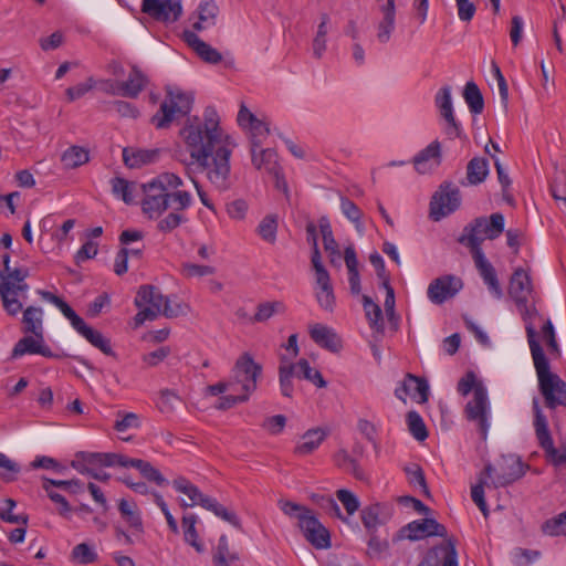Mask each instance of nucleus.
I'll return each mask as SVG.
<instances>
[{"label":"nucleus","instance_id":"nucleus-1","mask_svg":"<svg viewBox=\"0 0 566 566\" xmlns=\"http://www.w3.org/2000/svg\"><path fill=\"white\" fill-rule=\"evenodd\" d=\"M180 135L190 157L212 187L220 192L229 190L233 184L230 158L237 144L220 128L217 112L208 107L203 120L189 119Z\"/></svg>","mask_w":566,"mask_h":566},{"label":"nucleus","instance_id":"nucleus-2","mask_svg":"<svg viewBox=\"0 0 566 566\" xmlns=\"http://www.w3.org/2000/svg\"><path fill=\"white\" fill-rule=\"evenodd\" d=\"M504 231V216L500 212L492 213L490 218L479 217L468 223L459 242L468 247L471 251L475 268L482 276L489 291L496 297L501 298L503 291L499 283L496 272L493 265L485 258L481 244L484 240H494Z\"/></svg>","mask_w":566,"mask_h":566},{"label":"nucleus","instance_id":"nucleus-3","mask_svg":"<svg viewBox=\"0 0 566 566\" xmlns=\"http://www.w3.org/2000/svg\"><path fill=\"white\" fill-rule=\"evenodd\" d=\"M184 180L176 174L165 171L148 182L142 184V211L149 219H158L174 203L179 209H188L192 205V195L181 189Z\"/></svg>","mask_w":566,"mask_h":566},{"label":"nucleus","instance_id":"nucleus-4","mask_svg":"<svg viewBox=\"0 0 566 566\" xmlns=\"http://www.w3.org/2000/svg\"><path fill=\"white\" fill-rule=\"evenodd\" d=\"M526 335L537 375L538 391L544 398L545 406L548 409L566 407V382L551 370L549 361L537 342L532 325L526 326Z\"/></svg>","mask_w":566,"mask_h":566},{"label":"nucleus","instance_id":"nucleus-5","mask_svg":"<svg viewBox=\"0 0 566 566\" xmlns=\"http://www.w3.org/2000/svg\"><path fill=\"white\" fill-rule=\"evenodd\" d=\"M134 303L139 308L134 317L136 326H140L146 321H154L159 315L167 318L178 317L186 314L187 310V305L182 303L171 304L154 285H142L137 291Z\"/></svg>","mask_w":566,"mask_h":566},{"label":"nucleus","instance_id":"nucleus-6","mask_svg":"<svg viewBox=\"0 0 566 566\" xmlns=\"http://www.w3.org/2000/svg\"><path fill=\"white\" fill-rule=\"evenodd\" d=\"M495 468L492 464H486L484 470L479 475V481L471 489L472 501L478 505L484 516L488 515V505L484 499V489H497L506 486L525 473L520 460L509 459L500 465V472L493 478Z\"/></svg>","mask_w":566,"mask_h":566},{"label":"nucleus","instance_id":"nucleus-7","mask_svg":"<svg viewBox=\"0 0 566 566\" xmlns=\"http://www.w3.org/2000/svg\"><path fill=\"white\" fill-rule=\"evenodd\" d=\"M29 276L28 268L11 269L8 273L0 271V297L8 315L17 316L22 310V301L29 290L24 280Z\"/></svg>","mask_w":566,"mask_h":566},{"label":"nucleus","instance_id":"nucleus-8","mask_svg":"<svg viewBox=\"0 0 566 566\" xmlns=\"http://www.w3.org/2000/svg\"><path fill=\"white\" fill-rule=\"evenodd\" d=\"M193 97L191 94L182 92L178 87L168 86L165 101L159 111L151 117L153 125L156 128L164 129L178 117L190 113Z\"/></svg>","mask_w":566,"mask_h":566},{"label":"nucleus","instance_id":"nucleus-9","mask_svg":"<svg viewBox=\"0 0 566 566\" xmlns=\"http://www.w3.org/2000/svg\"><path fill=\"white\" fill-rule=\"evenodd\" d=\"M532 406L536 438L545 452L547 461L556 468H566V442L562 443L559 448H555L548 430L547 419L539 407L537 398H533Z\"/></svg>","mask_w":566,"mask_h":566},{"label":"nucleus","instance_id":"nucleus-10","mask_svg":"<svg viewBox=\"0 0 566 566\" xmlns=\"http://www.w3.org/2000/svg\"><path fill=\"white\" fill-rule=\"evenodd\" d=\"M262 375V366L254 361L249 353H243L232 369L231 385L233 391H240L247 397L255 391L258 379Z\"/></svg>","mask_w":566,"mask_h":566},{"label":"nucleus","instance_id":"nucleus-11","mask_svg":"<svg viewBox=\"0 0 566 566\" xmlns=\"http://www.w3.org/2000/svg\"><path fill=\"white\" fill-rule=\"evenodd\" d=\"M464 413L468 420L478 424L481 439L485 440L490 428V402L488 391L484 386H479L475 389L474 396L465 405Z\"/></svg>","mask_w":566,"mask_h":566},{"label":"nucleus","instance_id":"nucleus-12","mask_svg":"<svg viewBox=\"0 0 566 566\" xmlns=\"http://www.w3.org/2000/svg\"><path fill=\"white\" fill-rule=\"evenodd\" d=\"M461 203L460 190L451 182H444L434 193L430 202V216L434 221L454 212Z\"/></svg>","mask_w":566,"mask_h":566},{"label":"nucleus","instance_id":"nucleus-13","mask_svg":"<svg viewBox=\"0 0 566 566\" xmlns=\"http://www.w3.org/2000/svg\"><path fill=\"white\" fill-rule=\"evenodd\" d=\"M448 532L444 525L434 518L412 521L401 527L394 537V541H419L429 536L447 537Z\"/></svg>","mask_w":566,"mask_h":566},{"label":"nucleus","instance_id":"nucleus-14","mask_svg":"<svg viewBox=\"0 0 566 566\" xmlns=\"http://www.w3.org/2000/svg\"><path fill=\"white\" fill-rule=\"evenodd\" d=\"M24 355H41L46 358L55 359H60L66 356L65 354L53 353L51 348L45 344L44 334L39 333L25 334L15 343L11 352V358L15 359Z\"/></svg>","mask_w":566,"mask_h":566},{"label":"nucleus","instance_id":"nucleus-15","mask_svg":"<svg viewBox=\"0 0 566 566\" xmlns=\"http://www.w3.org/2000/svg\"><path fill=\"white\" fill-rule=\"evenodd\" d=\"M237 120L239 126L248 132L251 148H260L270 135L268 123L258 118L244 104L240 106Z\"/></svg>","mask_w":566,"mask_h":566},{"label":"nucleus","instance_id":"nucleus-16","mask_svg":"<svg viewBox=\"0 0 566 566\" xmlns=\"http://www.w3.org/2000/svg\"><path fill=\"white\" fill-rule=\"evenodd\" d=\"M142 11L156 21L174 23L182 14L180 0H143Z\"/></svg>","mask_w":566,"mask_h":566},{"label":"nucleus","instance_id":"nucleus-17","mask_svg":"<svg viewBox=\"0 0 566 566\" xmlns=\"http://www.w3.org/2000/svg\"><path fill=\"white\" fill-rule=\"evenodd\" d=\"M463 287V282L455 275H443L434 279L428 286L427 295L433 304H442L455 296Z\"/></svg>","mask_w":566,"mask_h":566},{"label":"nucleus","instance_id":"nucleus-18","mask_svg":"<svg viewBox=\"0 0 566 566\" xmlns=\"http://www.w3.org/2000/svg\"><path fill=\"white\" fill-rule=\"evenodd\" d=\"M436 106L439 108L441 116L447 122L446 134L450 139H454L460 137L461 127L460 124L455 120L452 107V98H451V87L446 85L441 87L436 97H434Z\"/></svg>","mask_w":566,"mask_h":566},{"label":"nucleus","instance_id":"nucleus-19","mask_svg":"<svg viewBox=\"0 0 566 566\" xmlns=\"http://www.w3.org/2000/svg\"><path fill=\"white\" fill-rule=\"evenodd\" d=\"M298 527L314 547L322 549L331 546L329 532L314 514L303 515Z\"/></svg>","mask_w":566,"mask_h":566},{"label":"nucleus","instance_id":"nucleus-20","mask_svg":"<svg viewBox=\"0 0 566 566\" xmlns=\"http://www.w3.org/2000/svg\"><path fill=\"white\" fill-rule=\"evenodd\" d=\"M395 396L406 401V397L410 396L418 399V402H427L429 397V385L426 379L407 374L405 380L395 389Z\"/></svg>","mask_w":566,"mask_h":566},{"label":"nucleus","instance_id":"nucleus-21","mask_svg":"<svg viewBox=\"0 0 566 566\" xmlns=\"http://www.w3.org/2000/svg\"><path fill=\"white\" fill-rule=\"evenodd\" d=\"M148 83L147 76L136 66H133L128 78L118 82L109 93L124 97L136 98L143 92Z\"/></svg>","mask_w":566,"mask_h":566},{"label":"nucleus","instance_id":"nucleus-22","mask_svg":"<svg viewBox=\"0 0 566 566\" xmlns=\"http://www.w3.org/2000/svg\"><path fill=\"white\" fill-rule=\"evenodd\" d=\"M441 161V144L439 140H433L415 156L413 166L418 172L427 174L438 168Z\"/></svg>","mask_w":566,"mask_h":566},{"label":"nucleus","instance_id":"nucleus-23","mask_svg":"<svg viewBox=\"0 0 566 566\" xmlns=\"http://www.w3.org/2000/svg\"><path fill=\"white\" fill-rule=\"evenodd\" d=\"M182 39L206 63L218 64L221 62V53L210 44L202 41L193 31L185 30Z\"/></svg>","mask_w":566,"mask_h":566},{"label":"nucleus","instance_id":"nucleus-24","mask_svg":"<svg viewBox=\"0 0 566 566\" xmlns=\"http://www.w3.org/2000/svg\"><path fill=\"white\" fill-rule=\"evenodd\" d=\"M329 430L325 428L308 429L300 439L294 448V454L297 457H306L313 453L328 437Z\"/></svg>","mask_w":566,"mask_h":566},{"label":"nucleus","instance_id":"nucleus-25","mask_svg":"<svg viewBox=\"0 0 566 566\" xmlns=\"http://www.w3.org/2000/svg\"><path fill=\"white\" fill-rule=\"evenodd\" d=\"M311 338L321 347L337 353L342 349V339L336 332L323 324H314L310 328Z\"/></svg>","mask_w":566,"mask_h":566},{"label":"nucleus","instance_id":"nucleus-26","mask_svg":"<svg viewBox=\"0 0 566 566\" xmlns=\"http://www.w3.org/2000/svg\"><path fill=\"white\" fill-rule=\"evenodd\" d=\"M531 292L532 284L530 275L523 269H516L511 277L509 287L510 295L517 305H525Z\"/></svg>","mask_w":566,"mask_h":566},{"label":"nucleus","instance_id":"nucleus-27","mask_svg":"<svg viewBox=\"0 0 566 566\" xmlns=\"http://www.w3.org/2000/svg\"><path fill=\"white\" fill-rule=\"evenodd\" d=\"M172 486L179 493L185 494L189 502L180 500L179 504L182 509L193 507L196 505L202 506L208 495H205L193 483L184 476H178L172 481Z\"/></svg>","mask_w":566,"mask_h":566},{"label":"nucleus","instance_id":"nucleus-28","mask_svg":"<svg viewBox=\"0 0 566 566\" xmlns=\"http://www.w3.org/2000/svg\"><path fill=\"white\" fill-rule=\"evenodd\" d=\"M251 157L252 165L256 169H264L268 172L274 175L279 180L281 169L277 165V154L273 149L266 148L259 150V148H251Z\"/></svg>","mask_w":566,"mask_h":566},{"label":"nucleus","instance_id":"nucleus-29","mask_svg":"<svg viewBox=\"0 0 566 566\" xmlns=\"http://www.w3.org/2000/svg\"><path fill=\"white\" fill-rule=\"evenodd\" d=\"M364 526L370 534H374L378 526L385 524L388 520V515L385 514L384 506L380 504H373L366 506L360 514Z\"/></svg>","mask_w":566,"mask_h":566},{"label":"nucleus","instance_id":"nucleus-30","mask_svg":"<svg viewBox=\"0 0 566 566\" xmlns=\"http://www.w3.org/2000/svg\"><path fill=\"white\" fill-rule=\"evenodd\" d=\"M286 305L282 301H266L256 305L254 315L251 317V324L265 323L276 314H284Z\"/></svg>","mask_w":566,"mask_h":566},{"label":"nucleus","instance_id":"nucleus-31","mask_svg":"<svg viewBox=\"0 0 566 566\" xmlns=\"http://www.w3.org/2000/svg\"><path fill=\"white\" fill-rule=\"evenodd\" d=\"M22 332L24 334H29V333L44 334L43 311L41 307L28 306L23 311Z\"/></svg>","mask_w":566,"mask_h":566},{"label":"nucleus","instance_id":"nucleus-32","mask_svg":"<svg viewBox=\"0 0 566 566\" xmlns=\"http://www.w3.org/2000/svg\"><path fill=\"white\" fill-rule=\"evenodd\" d=\"M158 156V150L124 148L123 160L129 168H137L153 163Z\"/></svg>","mask_w":566,"mask_h":566},{"label":"nucleus","instance_id":"nucleus-33","mask_svg":"<svg viewBox=\"0 0 566 566\" xmlns=\"http://www.w3.org/2000/svg\"><path fill=\"white\" fill-rule=\"evenodd\" d=\"M295 376V367L294 364L291 363V358H286L285 356L281 357V364L279 367V380L281 392L284 397H292L294 387H293V377Z\"/></svg>","mask_w":566,"mask_h":566},{"label":"nucleus","instance_id":"nucleus-34","mask_svg":"<svg viewBox=\"0 0 566 566\" xmlns=\"http://www.w3.org/2000/svg\"><path fill=\"white\" fill-rule=\"evenodd\" d=\"M169 209L171 211L157 223L158 231L163 233H169L188 221L185 214L187 209H179V203H174Z\"/></svg>","mask_w":566,"mask_h":566},{"label":"nucleus","instance_id":"nucleus-35","mask_svg":"<svg viewBox=\"0 0 566 566\" xmlns=\"http://www.w3.org/2000/svg\"><path fill=\"white\" fill-rule=\"evenodd\" d=\"M444 542L429 549L418 566H440L450 546H455L453 537H444Z\"/></svg>","mask_w":566,"mask_h":566},{"label":"nucleus","instance_id":"nucleus-36","mask_svg":"<svg viewBox=\"0 0 566 566\" xmlns=\"http://www.w3.org/2000/svg\"><path fill=\"white\" fill-rule=\"evenodd\" d=\"M489 174V161L483 157L472 158L467 166V179L470 185L483 182Z\"/></svg>","mask_w":566,"mask_h":566},{"label":"nucleus","instance_id":"nucleus-37","mask_svg":"<svg viewBox=\"0 0 566 566\" xmlns=\"http://www.w3.org/2000/svg\"><path fill=\"white\" fill-rule=\"evenodd\" d=\"M318 226L323 237L324 249L329 253L331 262L334 263L336 259H339L340 253L338 244L334 239L329 220L326 217H322L318 221Z\"/></svg>","mask_w":566,"mask_h":566},{"label":"nucleus","instance_id":"nucleus-38","mask_svg":"<svg viewBox=\"0 0 566 566\" xmlns=\"http://www.w3.org/2000/svg\"><path fill=\"white\" fill-rule=\"evenodd\" d=\"M205 510L212 512L216 516L230 523L237 528H241V522L235 513L229 511L226 506L220 504L216 499L208 496L202 506Z\"/></svg>","mask_w":566,"mask_h":566},{"label":"nucleus","instance_id":"nucleus-39","mask_svg":"<svg viewBox=\"0 0 566 566\" xmlns=\"http://www.w3.org/2000/svg\"><path fill=\"white\" fill-rule=\"evenodd\" d=\"M88 160V150L80 146H71L63 153L61 157L63 166L67 169L77 168L86 164Z\"/></svg>","mask_w":566,"mask_h":566},{"label":"nucleus","instance_id":"nucleus-40","mask_svg":"<svg viewBox=\"0 0 566 566\" xmlns=\"http://www.w3.org/2000/svg\"><path fill=\"white\" fill-rule=\"evenodd\" d=\"M101 461V452H77L71 465L77 472L84 474V472H91L92 469L102 467Z\"/></svg>","mask_w":566,"mask_h":566},{"label":"nucleus","instance_id":"nucleus-41","mask_svg":"<svg viewBox=\"0 0 566 566\" xmlns=\"http://www.w3.org/2000/svg\"><path fill=\"white\" fill-rule=\"evenodd\" d=\"M118 510L124 521L137 533H143L142 517L136 509L135 503H130L122 499L118 503Z\"/></svg>","mask_w":566,"mask_h":566},{"label":"nucleus","instance_id":"nucleus-42","mask_svg":"<svg viewBox=\"0 0 566 566\" xmlns=\"http://www.w3.org/2000/svg\"><path fill=\"white\" fill-rule=\"evenodd\" d=\"M463 98L468 104V107L471 113L478 115L481 114L484 109V101L478 85L470 81L465 84L463 91Z\"/></svg>","mask_w":566,"mask_h":566},{"label":"nucleus","instance_id":"nucleus-43","mask_svg":"<svg viewBox=\"0 0 566 566\" xmlns=\"http://www.w3.org/2000/svg\"><path fill=\"white\" fill-rule=\"evenodd\" d=\"M334 463L339 469L348 470L350 473L358 480H364V471L357 463L355 459H353L345 449L338 450L333 455Z\"/></svg>","mask_w":566,"mask_h":566},{"label":"nucleus","instance_id":"nucleus-44","mask_svg":"<svg viewBox=\"0 0 566 566\" xmlns=\"http://www.w3.org/2000/svg\"><path fill=\"white\" fill-rule=\"evenodd\" d=\"M363 305L365 310L366 317L369 322V325L376 332L381 333L384 331L382 324V312L378 304H376L369 296H363Z\"/></svg>","mask_w":566,"mask_h":566},{"label":"nucleus","instance_id":"nucleus-45","mask_svg":"<svg viewBox=\"0 0 566 566\" xmlns=\"http://www.w3.org/2000/svg\"><path fill=\"white\" fill-rule=\"evenodd\" d=\"M294 367L296 377L304 378L316 385L318 388L326 387L327 382L324 380L322 374L318 370L313 369L306 359H300L294 364Z\"/></svg>","mask_w":566,"mask_h":566},{"label":"nucleus","instance_id":"nucleus-46","mask_svg":"<svg viewBox=\"0 0 566 566\" xmlns=\"http://www.w3.org/2000/svg\"><path fill=\"white\" fill-rule=\"evenodd\" d=\"M329 17L326 13L321 14V22L317 28L315 38L313 39V54L316 59H321L326 50V35L328 32Z\"/></svg>","mask_w":566,"mask_h":566},{"label":"nucleus","instance_id":"nucleus-47","mask_svg":"<svg viewBox=\"0 0 566 566\" xmlns=\"http://www.w3.org/2000/svg\"><path fill=\"white\" fill-rule=\"evenodd\" d=\"M197 516L187 514L182 517L184 536L185 541L191 545L198 553L203 552V545L198 541V533L196 530Z\"/></svg>","mask_w":566,"mask_h":566},{"label":"nucleus","instance_id":"nucleus-48","mask_svg":"<svg viewBox=\"0 0 566 566\" xmlns=\"http://www.w3.org/2000/svg\"><path fill=\"white\" fill-rule=\"evenodd\" d=\"M381 20L377 24V40L380 43H387L396 28V11L380 12Z\"/></svg>","mask_w":566,"mask_h":566},{"label":"nucleus","instance_id":"nucleus-49","mask_svg":"<svg viewBox=\"0 0 566 566\" xmlns=\"http://www.w3.org/2000/svg\"><path fill=\"white\" fill-rule=\"evenodd\" d=\"M71 559L80 565H90L96 563L98 556L93 547L86 543H81L73 547Z\"/></svg>","mask_w":566,"mask_h":566},{"label":"nucleus","instance_id":"nucleus-50","mask_svg":"<svg viewBox=\"0 0 566 566\" xmlns=\"http://www.w3.org/2000/svg\"><path fill=\"white\" fill-rule=\"evenodd\" d=\"M218 7L213 2H203L199 6V21L193 23L196 31H201L208 25L214 24Z\"/></svg>","mask_w":566,"mask_h":566},{"label":"nucleus","instance_id":"nucleus-51","mask_svg":"<svg viewBox=\"0 0 566 566\" xmlns=\"http://www.w3.org/2000/svg\"><path fill=\"white\" fill-rule=\"evenodd\" d=\"M340 210L343 214L355 224L357 231L363 232L364 226L361 222L363 212L356 203L346 197L340 198Z\"/></svg>","mask_w":566,"mask_h":566},{"label":"nucleus","instance_id":"nucleus-52","mask_svg":"<svg viewBox=\"0 0 566 566\" xmlns=\"http://www.w3.org/2000/svg\"><path fill=\"white\" fill-rule=\"evenodd\" d=\"M112 192L117 198L122 199L125 203L130 205L134 202L132 195V186L129 181L122 177H115L111 180Z\"/></svg>","mask_w":566,"mask_h":566},{"label":"nucleus","instance_id":"nucleus-53","mask_svg":"<svg viewBox=\"0 0 566 566\" xmlns=\"http://www.w3.org/2000/svg\"><path fill=\"white\" fill-rule=\"evenodd\" d=\"M277 231V218L273 214H269L262 219L258 226V233L260 237L270 243H273L276 239Z\"/></svg>","mask_w":566,"mask_h":566},{"label":"nucleus","instance_id":"nucleus-54","mask_svg":"<svg viewBox=\"0 0 566 566\" xmlns=\"http://www.w3.org/2000/svg\"><path fill=\"white\" fill-rule=\"evenodd\" d=\"M542 532L549 536H566V512L544 522Z\"/></svg>","mask_w":566,"mask_h":566},{"label":"nucleus","instance_id":"nucleus-55","mask_svg":"<svg viewBox=\"0 0 566 566\" xmlns=\"http://www.w3.org/2000/svg\"><path fill=\"white\" fill-rule=\"evenodd\" d=\"M407 422L409 431L417 440L423 441L428 437L426 424L418 412L409 411Z\"/></svg>","mask_w":566,"mask_h":566},{"label":"nucleus","instance_id":"nucleus-56","mask_svg":"<svg viewBox=\"0 0 566 566\" xmlns=\"http://www.w3.org/2000/svg\"><path fill=\"white\" fill-rule=\"evenodd\" d=\"M279 506L285 515L296 517L298 520V526L301 525V517L303 515L313 514L310 509L289 500L279 501Z\"/></svg>","mask_w":566,"mask_h":566},{"label":"nucleus","instance_id":"nucleus-57","mask_svg":"<svg viewBox=\"0 0 566 566\" xmlns=\"http://www.w3.org/2000/svg\"><path fill=\"white\" fill-rule=\"evenodd\" d=\"M83 337L105 355H114L109 340L98 331L91 328Z\"/></svg>","mask_w":566,"mask_h":566},{"label":"nucleus","instance_id":"nucleus-58","mask_svg":"<svg viewBox=\"0 0 566 566\" xmlns=\"http://www.w3.org/2000/svg\"><path fill=\"white\" fill-rule=\"evenodd\" d=\"M178 401L179 397L175 391L163 389L159 392L157 406L163 413H170L175 410V405Z\"/></svg>","mask_w":566,"mask_h":566},{"label":"nucleus","instance_id":"nucleus-59","mask_svg":"<svg viewBox=\"0 0 566 566\" xmlns=\"http://www.w3.org/2000/svg\"><path fill=\"white\" fill-rule=\"evenodd\" d=\"M479 386H484L478 380L473 371H467L465 375L459 380L457 390L462 396H468L471 391L474 394Z\"/></svg>","mask_w":566,"mask_h":566},{"label":"nucleus","instance_id":"nucleus-60","mask_svg":"<svg viewBox=\"0 0 566 566\" xmlns=\"http://www.w3.org/2000/svg\"><path fill=\"white\" fill-rule=\"evenodd\" d=\"M0 468L6 471L2 473V480L6 482L14 481L20 472V465L2 452H0Z\"/></svg>","mask_w":566,"mask_h":566},{"label":"nucleus","instance_id":"nucleus-61","mask_svg":"<svg viewBox=\"0 0 566 566\" xmlns=\"http://www.w3.org/2000/svg\"><path fill=\"white\" fill-rule=\"evenodd\" d=\"M336 496L348 515H353L359 509V501L353 492L342 489L336 492Z\"/></svg>","mask_w":566,"mask_h":566},{"label":"nucleus","instance_id":"nucleus-62","mask_svg":"<svg viewBox=\"0 0 566 566\" xmlns=\"http://www.w3.org/2000/svg\"><path fill=\"white\" fill-rule=\"evenodd\" d=\"M286 424V417L283 415H276L272 417H268L264 419L262 427L270 433V434H280Z\"/></svg>","mask_w":566,"mask_h":566},{"label":"nucleus","instance_id":"nucleus-63","mask_svg":"<svg viewBox=\"0 0 566 566\" xmlns=\"http://www.w3.org/2000/svg\"><path fill=\"white\" fill-rule=\"evenodd\" d=\"M538 555L539 553L537 551H530L524 548H515L512 553L513 563L516 566H528L538 557Z\"/></svg>","mask_w":566,"mask_h":566},{"label":"nucleus","instance_id":"nucleus-64","mask_svg":"<svg viewBox=\"0 0 566 566\" xmlns=\"http://www.w3.org/2000/svg\"><path fill=\"white\" fill-rule=\"evenodd\" d=\"M316 300L322 308L328 312H333L335 306V295L333 286H327L326 290L321 287L316 292Z\"/></svg>","mask_w":566,"mask_h":566}]
</instances>
